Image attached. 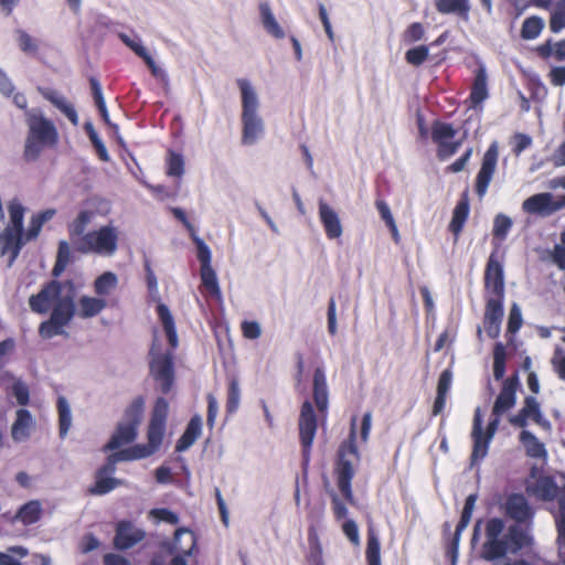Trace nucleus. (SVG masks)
<instances>
[{"label": "nucleus", "mask_w": 565, "mask_h": 565, "mask_svg": "<svg viewBox=\"0 0 565 565\" xmlns=\"http://www.w3.org/2000/svg\"><path fill=\"white\" fill-rule=\"evenodd\" d=\"M527 417H531L534 423L541 427H550L548 419H545L542 414L541 404L535 396H526Z\"/></svg>", "instance_id": "43"}, {"label": "nucleus", "mask_w": 565, "mask_h": 565, "mask_svg": "<svg viewBox=\"0 0 565 565\" xmlns=\"http://www.w3.org/2000/svg\"><path fill=\"white\" fill-rule=\"evenodd\" d=\"M74 286L71 281L60 284L52 281L36 296L30 298V307L33 311L45 313L53 310L50 320L40 327V333L44 338H53L61 334L63 328L74 316Z\"/></svg>", "instance_id": "2"}, {"label": "nucleus", "mask_w": 565, "mask_h": 565, "mask_svg": "<svg viewBox=\"0 0 565 565\" xmlns=\"http://www.w3.org/2000/svg\"><path fill=\"white\" fill-rule=\"evenodd\" d=\"M110 210V203L106 200H88L78 215L68 224L70 236L83 234L88 226L97 224L99 218L106 217Z\"/></svg>", "instance_id": "11"}, {"label": "nucleus", "mask_w": 565, "mask_h": 565, "mask_svg": "<svg viewBox=\"0 0 565 565\" xmlns=\"http://www.w3.org/2000/svg\"><path fill=\"white\" fill-rule=\"evenodd\" d=\"M192 239L196 245V257L200 262L201 268L212 267V254L210 247L195 234L192 235Z\"/></svg>", "instance_id": "44"}, {"label": "nucleus", "mask_w": 565, "mask_h": 565, "mask_svg": "<svg viewBox=\"0 0 565 565\" xmlns=\"http://www.w3.org/2000/svg\"><path fill=\"white\" fill-rule=\"evenodd\" d=\"M319 220L329 239H338L343 234V226L337 211L324 200H319Z\"/></svg>", "instance_id": "16"}, {"label": "nucleus", "mask_w": 565, "mask_h": 565, "mask_svg": "<svg viewBox=\"0 0 565 565\" xmlns=\"http://www.w3.org/2000/svg\"><path fill=\"white\" fill-rule=\"evenodd\" d=\"M145 399L142 397L135 398L127 407L125 416L118 423L109 441L104 446V451H113L120 449L122 446L132 443L138 436V428L141 424L145 412Z\"/></svg>", "instance_id": "8"}, {"label": "nucleus", "mask_w": 565, "mask_h": 565, "mask_svg": "<svg viewBox=\"0 0 565 565\" xmlns=\"http://www.w3.org/2000/svg\"><path fill=\"white\" fill-rule=\"evenodd\" d=\"M527 491L541 500H554L559 493V486H557L553 477L543 475L532 486H527Z\"/></svg>", "instance_id": "24"}, {"label": "nucleus", "mask_w": 565, "mask_h": 565, "mask_svg": "<svg viewBox=\"0 0 565 565\" xmlns=\"http://www.w3.org/2000/svg\"><path fill=\"white\" fill-rule=\"evenodd\" d=\"M168 413V401L163 397H158L152 407L151 418L147 428V444H138L110 454L107 457L106 465L98 469L95 475V482L88 489L90 494L103 495L121 484L120 480L113 477L117 462L148 458L159 450L163 441Z\"/></svg>", "instance_id": "1"}, {"label": "nucleus", "mask_w": 565, "mask_h": 565, "mask_svg": "<svg viewBox=\"0 0 565 565\" xmlns=\"http://www.w3.org/2000/svg\"><path fill=\"white\" fill-rule=\"evenodd\" d=\"M520 523L521 522L513 524L507 532L508 551H512L513 553L522 550V547H526V545H530L532 542V537L527 530L520 526Z\"/></svg>", "instance_id": "29"}, {"label": "nucleus", "mask_w": 565, "mask_h": 565, "mask_svg": "<svg viewBox=\"0 0 565 565\" xmlns=\"http://www.w3.org/2000/svg\"><path fill=\"white\" fill-rule=\"evenodd\" d=\"M118 286V276L113 271H105L94 280V291L106 299Z\"/></svg>", "instance_id": "31"}, {"label": "nucleus", "mask_w": 565, "mask_h": 565, "mask_svg": "<svg viewBox=\"0 0 565 565\" xmlns=\"http://www.w3.org/2000/svg\"><path fill=\"white\" fill-rule=\"evenodd\" d=\"M452 381V373L449 370H445L439 379L437 393L447 395Z\"/></svg>", "instance_id": "63"}, {"label": "nucleus", "mask_w": 565, "mask_h": 565, "mask_svg": "<svg viewBox=\"0 0 565 565\" xmlns=\"http://www.w3.org/2000/svg\"><path fill=\"white\" fill-rule=\"evenodd\" d=\"M23 238H25L23 231L9 226H6L3 232L0 234L2 254H11L10 265L18 257L19 252L23 245Z\"/></svg>", "instance_id": "23"}, {"label": "nucleus", "mask_w": 565, "mask_h": 565, "mask_svg": "<svg viewBox=\"0 0 565 565\" xmlns=\"http://www.w3.org/2000/svg\"><path fill=\"white\" fill-rule=\"evenodd\" d=\"M235 83L241 102V141L244 146H254L265 136L266 131L265 120L260 114L259 92L248 78H237Z\"/></svg>", "instance_id": "5"}, {"label": "nucleus", "mask_w": 565, "mask_h": 565, "mask_svg": "<svg viewBox=\"0 0 565 565\" xmlns=\"http://www.w3.org/2000/svg\"><path fill=\"white\" fill-rule=\"evenodd\" d=\"M512 226V221L508 215H497L494 218L492 235L495 238L504 239L507 238L509 231Z\"/></svg>", "instance_id": "47"}, {"label": "nucleus", "mask_w": 565, "mask_h": 565, "mask_svg": "<svg viewBox=\"0 0 565 565\" xmlns=\"http://www.w3.org/2000/svg\"><path fill=\"white\" fill-rule=\"evenodd\" d=\"M339 463L337 468V483L348 501L353 500L351 490V479L354 475L353 461L359 460V454L355 446V424L352 423L349 439L343 443L339 450Z\"/></svg>", "instance_id": "9"}, {"label": "nucleus", "mask_w": 565, "mask_h": 565, "mask_svg": "<svg viewBox=\"0 0 565 565\" xmlns=\"http://www.w3.org/2000/svg\"><path fill=\"white\" fill-rule=\"evenodd\" d=\"M202 417L200 415H195L191 418L184 433L177 443V451H184L196 441L202 434Z\"/></svg>", "instance_id": "26"}, {"label": "nucleus", "mask_w": 565, "mask_h": 565, "mask_svg": "<svg viewBox=\"0 0 565 565\" xmlns=\"http://www.w3.org/2000/svg\"><path fill=\"white\" fill-rule=\"evenodd\" d=\"M504 529L502 519H490L486 523V535L487 540L498 539Z\"/></svg>", "instance_id": "57"}, {"label": "nucleus", "mask_w": 565, "mask_h": 565, "mask_svg": "<svg viewBox=\"0 0 565 565\" xmlns=\"http://www.w3.org/2000/svg\"><path fill=\"white\" fill-rule=\"evenodd\" d=\"M492 355H493V362H492L493 376H494V379H497L499 381V379H503V376L505 375V371H507L508 354L505 351V344L501 343V341L499 343H495V345L493 348Z\"/></svg>", "instance_id": "35"}, {"label": "nucleus", "mask_w": 565, "mask_h": 565, "mask_svg": "<svg viewBox=\"0 0 565 565\" xmlns=\"http://www.w3.org/2000/svg\"><path fill=\"white\" fill-rule=\"evenodd\" d=\"M563 28H565V1H559L550 18V29L553 33H559Z\"/></svg>", "instance_id": "48"}, {"label": "nucleus", "mask_w": 565, "mask_h": 565, "mask_svg": "<svg viewBox=\"0 0 565 565\" xmlns=\"http://www.w3.org/2000/svg\"><path fill=\"white\" fill-rule=\"evenodd\" d=\"M514 145H513V152L519 156V153L523 152V150H526L527 147H531L533 140L531 136L524 135V132H516L513 136Z\"/></svg>", "instance_id": "59"}, {"label": "nucleus", "mask_w": 565, "mask_h": 565, "mask_svg": "<svg viewBox=\"0 0 565 565\" xmlns=\"http://www.w3.org/2000/svg\"><path fill=\"white\" fill-rule=\"evenodd\" d=\"M218 412V404L212 394L207 395V424L212 427L214 425V422L216 419Z\"/></svg>", "instance_id": "62"}, {"label": "nucleus", "mask_w": 565, "mask_h": 565, "mask_svg": "<svg viewBox=\"0 0 565 565\" xmlns=\"http://www.w3.org/2000/svg\"><path fill=\"white\" fill-rule=\"evenodd\" d=\"M317 431V419L310 402L302 404L299 417L300 440L305 449H309L313 443Z\"/></svg>", "instance_id": "17"}, {"label": "nucleus", "mask_w": 565, "mask_h": 565, "mask_svg": "<svg viewBox=\"0 0 565 565\" xmlns=\"http://www.w3.org/2000/svg\"><path fill=\"white\" fill-rule=\"evenodd\" d=\"M242 331L245 338L255 340L262 334V328L256 321H244L242 323Z\"/></svg>", "instance_id": "60"}, {"label": "nucleus", "mask_w": 565, "mask_h": 565, "mask_svg": "<svg viewBox=\"0 0 565 565\" xmlns=\"http://www.w3.org/2000/svg\"><path fill=\"white\" fill-rule=\"evenodd\" d=\"M498 156L499 151L495 143H492L490 147H488L483 154L476 181V191L480 198L486 194L488 185L493 178V173L495 172V168L498 166Z\"/></svg>", "instance_id": "14"}, {"label": "nucleus", "mask_w": 565, "mask_h": 565, "mask_svg": "<svg viewBox=\"0 0 565 565\" xmlns=\"http://www.w3.org/2000/svg\"><path fill=\"white\" fill-rule=\"evenodd\" d=\"M561 196L555 200L552 193H536L523 201V211L530 214L550 216L553 212L559 211Z\"/></svg>", "instance_id": "15"}, {"label": "nucleus", "mask_w": 565, "mask_h": 565, "mask_svg": "<svg viewBox=\"0 0 565 565\" xmlns=\"http://www.w3.org/2000/svg\"><path fill=\"white\" fill-rule=\"evenodd\" d=\"M519 440L524 446L526 455L530 456V458H546V446H544L543 441L535 437L534 433H531V430H521Z\"/></svg>", "instance_id": "27"}, {"label": "nucleus", "mask_w": 565, "mask_h": 565, "mask_svg": "<svg viewBox=\"0 0 565 565\" xmlns=\"http://www.w3.org/2000/svg\"><path fill=\"white\" fill-rule=\"evenodd\" d=\"M11 390L20 405H26L29 403V388L23 382L19 380L14 381Z\"/></svg>", "instance_id": "54"}, {"label": "nucleus", "mask_w": 565, "mask_h": 565, "mask_svg": "<svg viewBox=\"0 0 565 565\" xmlns=\"http://www.w3.org/2000/svg\"><path fill=\"white\" fill-rule=\"evenodd\" d=\"M429 56V50L425 45H418L409 49L405 53V60L408 64L414 66L422 65Z\"/></svg>", "instance_id": "45"}, {"label": "nucleus", "mask_w": 565, "mask_h": 565, "mask_svg": "<svg viewBox=\"0 0 565 565\" xmlns=\"http://www.w3.org/2000/svg\"><path fill=\"white\" fill-rule=\"evenodd\" d=\"M508 516L519 522H529L533 518L534 512L530 507L526 497L522 493L510 494L504 503Z\"/></svg>", "instance_id": "19"}, {"label": "nucleus", "mask_w": 565, "mask_h": 565, "mask_svg": "<svg viewBox=\"0 0 565 565\" xmlns=\"http://www.w3.org/2000/svg\"><path fill=\"white\" fill-rule=\"evenodd\" d=\"M42 514V504L38 500L29 501L23 504L17 512L14 520L24 525L33 524L40 520Z\"/></svg>", "instance_id": "32"}, {"label": "nucleus", "mask_w": 565, "mask_h": 565, "mask_svg": "<svg viewBox=\"0 0 565 565\" xmlns=\"http://www.w3.org/2000/svg\"><path fill=\"white\" fill-rule=\"evenodd\" d=\"M425 28L419 22L409 24L402 34V41L406 44H412L424 39Z\"/></svg>", "instance_id": "46"}, {"label": "nucleus", "mask_w": 565, "mask_h": 565, "mask_svg": "<svg viewBox=\"0 0 565 565\" xmlns=\"http://www.w3.org/2000/svg\"><path fill=\"white\" fill-rule=\"evenodd\" d=\"M522 326V311L516 302L510 308L509 317H508V331L510 333H515V331L520 330Z\"/></svg>", "instance_id": "52"}, {"label": "nucleus", "mask_w": 565, "mask_h": 565, "mask_svg": "<svg viewBox=\"0 0 565 565\" xmlns=\"http://www.w3.org/2000/svg\"><path fill=\"white\" fill-rule=\"evenodd\" d=\"M510 423L514 427H521L523 430L529 424L527 396L524 399V406L518 411L516 415L510 417Z\"/></svg>", "instance_id": "55"}, {"label": "nucleus", "mask_w": 565, "mask_h": 565, "mask_svg": "<svg viewBox=\"0 0 565 565\" xmlns=\"http://www.w3.org/2000/svg\"><path fill=\"white\" fill-rule=\"evenodd\" d=\"M145 535L143 530L135 526L130 522L121 521L117 525L114 543L117 548L127 550L141 542Z\"/></svg>", "instance_id": "18"}, {"label": "nucleus", "mask_w": 565, "mask_h": 565, "mask_svg": "<svg viewBox=\"0 0 565 565\" xmlns=\"http://www.w3.org/2000/svg\"><path fill=\"white\" fill-rule=\"evenodd\" d=\"M55 215V210L49 209L41 213H38L31 217L30 226L25 232V239L31 241L38 237L41 232L43 224L50 221Z\"/></svg>", "instance_id": "37"}, {"label": "nucleus", "mask_w": 565, "mask_h": 565, "mask_svg": "<svg viewBox=\"0 0 565 565\" xmlns=\"http://www.w3.org/2000/svg\"><path fill=\"white\" fill-rule=\"evenodd\" d=\"M149 516L156 521L170 524H177L179 522L178 515L168 509H152L149 512Z\"/></svg>", "instance_id": "53"}, {"label": "nucleus", "mask_w": 565, "mask_h": 565, "mask_svg": "<svg viewBox=\"0 0 565 565\" xmlns=\"http://www.w3.org/2000/svg\"><path fill=\"white\" fill-rule=\"evenodd\" d=\"M312 393L315 403L320 412L328 408V385L326 373L322 367H317L312 379Z\"/></svg>", "instance_id": "25"}, {"label": "nucleus", "mask_w": 565, "mask_h": 565, "mask_svg": "<svg viewBox=\"0 0 565 565\" xmlns=\"http://www.w3.org/2000/svg\"><path fill=\"white\" fill-rule=\"evenodd\" d=\"M504 268L500 260L491 255L484 270V317L483 324L488 337L495 339L501 333L504 317Z\"/></svg>", "instance_id": "3"}, {"label": "nucleus", "mask_w": 565, "mask_h": 565, "mask_svg": "<svg viewBox=\"0 0 565 565\" xmlns=\"http://www.w3.org/2000/svg\"><path fill=\"white\" fill-rule=\"evenodd\" d=\"M118 237V228L113 224H107L95 231H85L78 236H70L77 252L105 257H110L117 252Z\"/></svg>", "instance_id": "6"}, {"label": "nucleus", "mask_w": 565, "mask_h": 565, "mask_svg": "<svg viewBox=\"0 0 565 565\" xmlns=\"http://www.w3.org/2000/svg\"><path fill=\"white\" fill-rule=\"evenodd\" d=\"M9 223L7 226L23 231L25 209L19 199H12L8 203Z\"/></svg>", "instance_id": "38"}, {"label": "nucleus", "mask_w": 565, "mask_h": 565, "mask_svg": "<svg viewBox=\"0 0 565 565\" xmlns=\"http://www.w3.org/2000/svg\"><path fill=\"white\" fill-rule=\"evenodd\" d=\"M150 361V372L163 393L171 391L174 380V372L171 361V351H164L158 340L153 341Z\"/></svg>", "instance_id": "10"}, {"label": "nucleus", "mask_w": 565, "mask_h": 565, "mask_svg": "<svg viewBox=\"0 0 565 565\" xmlns=\"http://www.w3.org/2000/svg\"><path fill=\"white\" fill-rule=\"evenodd\" d=\"M71 258V247L70 244L65 241H62L58 245V253H57V262L53 269L54 275H60L61 271L64 270L65 266L70 262Z\"/></svg>", "instance_id": "49"}, {"label": "nucleus", "mask_w": 565, "mask_h": 565, "mask_svg": "<svg viewBox=\"0 0 565 565\" xmlns=\"http://www.w3.org/2000/svg\"><path fill=\"white\" fill-rule=\"evenodd\" d=\"M14 90L15 87L11 78L2 68H0V93L6 97H10L13 95Z\"/></svg>", "instance_id": "61"}, {"label": "nucleus", "mask_w": 565, "mask_h": 565, "mask_svg": "<svg viewBox=\"0 0 565 565\" xmlns=\"http://www.w3.org/2000/svg\"><path fill=\"white\" fill-rule=\"evenodd\" d=\"M107 307V300L97 296L83 295L74 305V313L82 319H89L98 316Z\"/></svg>", "instance_id": "20"}, {"label": "nucleus", "mask_w": 565, "mask_h": 565, "mask_svg": "<svg viewBox=\"0 0 565 565\" xmlns=\"http://www.w3.org/2000/svg\"><path fill=\"white\" fill-rule=\"evenodd\" d=\"M35 426L33 416L29 411L20 408L15 413V420L11 427V437L17 443L25 441L30 438Z\"/></svg>", "instance_id": "22"}, {"label": "nucleus", "mask_w": 565, "mask_h": 565, "mask_svg": "<svg viewBox=\"0 0 565 565\" xmlns=\"http://www.w3.org/2000/svg\"><path fill=\"white\" fill-rule=\"evenodd\" d=\"M183 159L179 154H171L168 161V174L180 178L183 174Z\"/></svg>", "instance_id": "58"}, {"label": "nucleus", "mask_w": 565, "mask_h": 565, "mask_svg": "<svg viewBox=\"0 0 565 565\" xmlns=\"http://www.w3.org/2000/svg\"><path fill=\"white\" fill-rule=\"evenodd\" d=\"M550 78L555 86L565 84V66H554L550 73Z\"/></svg>", "instance_id": "64"}, {"label": "nucleus", "mask_w": 565, "mask_h": 565, "mask_svg": "<svg viewBox=\"0 0 565 565\" xmlns=\"http://www.w3.org/2000/svg\"><path fill=\"white\" fill-rule=\"evenodd\" d=\"M342 531L353 545H355V546L360 545L361 541H360L359 529L354 521L347 520L342 524Z\"/></svg>", "instance_id": "56"}, {"label": "nucleus", "mask_w": 565, "mask_h": 565, "mask_svg": "<svg viewBox=\"0 0 565 565\" xmlns=\"http://www.w3.org/2000/svg\"><path fill=\"white\" fill-rule=\"evenodd\" d=\"M544 26V21L537 15L526 18L521 25V36L523 39H536Z\"/></svg>", "instance_id": "40"}, {"label": "nucleus", "mask_w": 565, "mask_h": 565, "mask_svg": "<svg viewBox=\"0 0 565 565\" xmlns=\"http://www.w3.org/2000/svg\"><path fill=\"white\" fill-rule=\"evenodd\" d=\"M259 14L265 31L275 39L285 38V31L277 21L270 6L267 2L259 4Z\"/></svg>", "instance_id": "28"}, {"label": "nucleus", "mask_w": 565, "mask_h": 565, "mask_svg": "<svg viewBox=\"0 0 565 565\" xmlns=\"http://www.w3.org/2000/svg\"><path fill=\"white\" fill-rule=\"evenodd\" d=\"M43 96L50 100L55 107H57L73 125H78V116L73 105L68 100L55 90H45Z\"/></svg>", "instance_id": "30"}, {"label": "nucleus", "mask_w": 565, "mask_h": 565, "mask_svg": "<svg viewBox=\"0 0 565 565\" xmlns=\"http://www.w3.org/2000/svg\"><path fill=\"white\" fill-rule=\"evenodd\" d=\"M196 547V539L189 529L175 531L173 541L168 544V551L175 555L191 556Z\"/></svg>", "instance_id": "21"}, {"label": "nucleus", "mask_w": 565, "mask_h": 565, "mask_svg": "<svg viewBox=\"0 0 565 565\" xmlns=\"http://www.w3.org/2000/svg\"><path fill=\"white\" fill-rule=\"evenodd\" d=\"M457 130L449 124L435 122L431 128V138L437 146V156L447 160L454 156L458 148Z\"/></svg>", "instance_id": "13"}, {"label": "nucleus", "mask_w": 565, "mask_h": 565, "mask_svg": "<svg viewBox=\"0 0 565 565\" xmlns=\"http://www.w3.org/2000/svg\"><path fill=\"white\" fill-rule=\"evenodd\" d=\"M58 420H60V435L65 437L72 426V411L68 402L64 397L57 401Z\"/></svg>", "instance_id": "39"}, {"label": "nucleus", "mask_w": 565, "mask_h": 565, "mask_svg": "<svg viewBox=\"0 0 565 565\" xmlns=\"http://www.w3.org/2000/svg\"><path fill=\"white\" fill-rule=\"evenodd\" d=\"M120 40L142 60L149 55L138 36H131L125 33L119 34Z\"/></svg>", "instance_id": "51"}, {"label": "nucleus", "mask_w": 565, "mask_h": 565, "mask_svg": "<svg viewBox=\"0 0 565 565\" xmlns=\"http://www.w3.org/2000/svg\"><path fill=\"white\" fill-rule=\"evenodd\" d=\"M157 312H158V316L163 324V328H164V331H166V334H167V338H168V341H169L171 348H175L178 344V335H177V331L174 328V321H173L170 310L168 309V307L166 305L160 303L157 307Z\"/></svg>", "instance_id": "34"}, {"label": "nucleus", "mask_w": 565, "mask_h": 565, "mask_svg": "<svg viewBox=\"0 0 565 565\" xmlns=\"http://www.w3.org/2000/svg\"><path fill=\"white\" fill-rule=\"evenodd\" d=\"M200 278L202 286L209 292L210 296L216 299L222 298L221 287L213 267L200 268Z\"/></svg>", "instance_id": "33"}, {"label": "nucleus", "mask_w": 565, "mask_h": 565, "mask_svg": "<svg viewBox=\"0 0 565 565\" xmlns=\"http://www.w3.org/2000/svg\"><path fill=\"white\" fill-rule=\"evenodd\" d=\"M241 403V386L237 379H232L228 383L226 408L228 413L238 409Z\"/></svg>", "instance_id": "42"}, {"label": "nucleus", "mask_w": 565, "mask_h": 565, "mask_svg": "<svg viewBox=\"0 0 565 565\" xmlns=\"http://www.w3.org/2000/svg\"><path fill=\"white\" fill-rule=\"evenodd\" d=\"M365 556L369 565H381L380 541L373 531L369 532Z\"/></svg>", "instance_id": "41"}, {"label": "nucleus", "mask_w": 565, "mask_h": 565, "mask_svg": "<svg viewBox=\"0 0 565 565\" xmlns=\"http://www.w3.org/2000/svg\"><path fill=\"white\" fill-rule=\"evenodd\" d=\"M17 42L20 50L26 54H35L38 51L35 40L24 31H17Z\"/></svg>", "instance_id": "50"}, {"label": "nucleus", "mask_w": 565, "mask_h": 565, "mask_svg": "<svg viewBox=\"0 0 565 565\" xmlns=\"http://www.w3.org/2000/svg\"><path fill=\"white\" fill-rule=\"evenodd\" d=\"M508 535L504 539H492V541H486L483 544V556L488 558V561H493V558H499V556H504L508 553Z\"/></svg>", "instance_id": "36"}, {"label": "nucleus", "mask_w": 565, "mask_h": 565, "mask_svg": "<svg viewBox=\"0 0 565 565\" xmlns=\"http://www.w3.org/2000/svg\"><path fill=\"white\" fill-rule=\"evenodd\" d=\"M29 136L25 141L24 153L29 160H34L42 149L53 146L57 141V131L53 122L39 111L28 115Z\"/></svg>", "instance_id": "7"}, {"label": "nucleus", "mask_w": 565, "mask_h": 565, "mask_svg": "<svg viewBox=\"0 0 565 565\" xmlns=\"http://www.w3.org/2000/svg\"><path fill=\"white\" fill-rule=\"evenodd\" d=\"M519 385V379L516 374L514 376L507 377L502 384L501 391L497 396V399L492 406V419L484 433L482 427V416L480 409H477L473 417L472 425V452H471V465L479 463L481 459L486 458L489 451V440L494 433L499 418L504 412L512 408L515 405L516 390Z\"/></svg>", "instance_id": "4"}, {"label": "nucleus", "mask_w": 565, "mask_h": 565, "mask_svg": "<svg viewBox=\"0 0 565 565\" xmlns=\"http://www.w3.org/2000/svg\"><path fill=\"white\" fill-rule=\"evenodd\" d=\"M489 97V77L484 65H478L473 71V79L468 97L463 104L466 109L478 114L483 110L486 98Z\"/></svg>", "instance_id": "12"}]
</instances>
